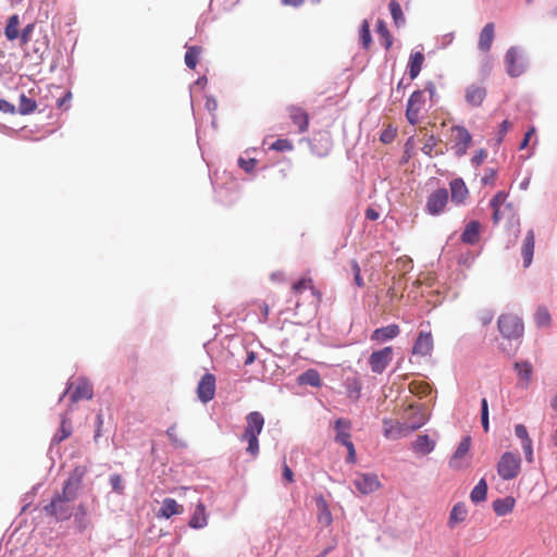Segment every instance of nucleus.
Instances as JSON below:
<instances>
[{
	"mask_svg": "<svg viewBox=\"0 0 557 557\" xmlns=\"http://www.w3.org/2000/svg\"><path fill=\"white\" fill-rule=\"evenodd\" d=\"M264 426V417L259 411H251L246 416L245 431L239 437L242 442H246V451L252 457L259 454V440L258 436Z\"/></svg>",
	"mask_w": 557,
	"mask_h": 557,
	"instance_id": "f257e3e1",
	"label": "nucleus"
},
{
	"mask_svg": "<svg viewBox=\"0 0 557 557\" xmlns=\"http://www.w3.org/2000/svg\"><path fill=\"white\" fill-rule=\"evenodd\" d=\"M75 499V497H70L63 492H57L50 503L44 507V511L46 516L53 518L57 522L66 521L73 516V507L71 504Z\"/></svg>",
	"mask_w": 557,
	"mask_h": 557,
	"instance_id": "f03ea898",
	"label": "nucleus"
},
{
	"mask_svg": "<svg viewBox=\"0 0 557 557\" xmlns=\"http://www.w3.org/2000/svg\"><path fill=\"white\" fill-rule=\"evenodd\" d=\"M497 326L502 336L508 341L520 339L524 331L522 319L511 313L500 314Z\"/></svg>",
	"mask_w": 557,
	"mask_h": 557,
	"instance_id": "7ed1b4c3",
	"label": "nucleus"
},
{
	"mask_svg": "<svg viewBox=\"0 0 557 557\" xmlns=\"http://www.w3.org/2000/svg\"><path fill=\"white\" fill-rule=\"evenodd\" d=\"M496 470L498 475L504 481H510L518 476L521 470V458L518 454H513L511 451H505L497 465Z\"/></svg>",
	"mask_w": 557,
	"mask_h": 557,
	"instance_id": "20e7f679",
	"label": "nucleus"
},
{
	"mask_svg": "<svg viewBox=\"0 0 557 557\" xmlns=\"http://www.w3.org/2000/svg\"><path fill=\"white\" fill-rule=\"evenodd\" d=\"M506 72L510 77H519L527 70V60L522 49L519 47H510L505 54Z\"/></svg>",
	"mask_w": 557,
	"mask_h": 557,
	"instance_id": "39448f33",
	"label": "nucleus"
},
{
	"mask_svg": "<svg viewBox=\"0 0 557 557\" xmlns=\"http://www.w3.org/2000/svg\"><path fill=\"white\" fill-rule=\"evenodd\" d=\"M471 446V437L465 436L458 444L456 450L448 460V466L454 470H463L470 466V460L467 458Z\"/></svg>",
	"mask_w": 557,
	"mask_h": 557,
	"instance_id": "423d86ee",
	"label": "nucleus"
},
{
	"mask_svg": "<svg viewBox=\"0 0 557 557\" xmlns=\"http://www.w3.org/2000/svg\"><path fill=\"white\" fill-rule=\"evenodd\" d=\"M447 203L448 190L446 188H438L428 196L425 212L433 216L440 215L444 212Z\"/></svg>",
	"mask_w": 557,
	"mask_h": 557,
	"instance_id": "0eeeda50",
	"label": "nucleus"
},
{
	"mask_svg": "<svg viewBox=\"0 0 557 557\" xmlns=\"http://www.w3.org/2000/svg\"><path fill=\"white\" fill-rule=\"evenodd\" d=\"M425 102L424 91L418 89L414 90L407 102L406 119L409 124L416 125L420 119V111Z\"/></svg>",
	"mask_w": 557,
	"mask_h": 557,
	"instance_id": "6e6552de",
	"label": "nucleus"
},
{
	"mask_svg": "<svg viewBox=\"0 0 557 557\" xmlns=\"http://www.w3.org/2000/svg\"><path fill=\"white\" fill-rule=\"evenodd\" d=\"M392 359L393 349L389 346L373 351L369 357L371 371L376 374H382L391 363Z\"/></svg>",
	"mask_w": 557,
	"mask_h": 557,
	"instance_id": "1a4fd4ad",
	"label": "nucleus"
},
{
	"mask_svg": "<svg viewBox=\"0 0 557 557\" xmlns=\"http://www.w3.org/2000/svg\"><path fill=\"white\" fill-rule=\"evenodd\" d=\"M215 376L212 373H205L197 385V396L202 404L213 399L215 395Z\"/></svg>",
	"mask_w": 557,
	"mask_h": 557,
	"instance_id": "9d476101",
	"label": "nucleus"
},
{
	"mask_svg": "<svg viewBox=\"0 0 557 557\" xmlns=\"http://www.w3.org/2000/svg\"><path fill=\"white\" fill-rule=\"evenodd\" d=\"M86 470L83 467H76L63 483L62 492L70 497H77L82 488L83 478Z\"/></svg>",
	"mask_w": 557,
	"mask_h": 557,
	"instance_id": "9b49d317",
	"label": "nucleus"
},
{
	"mask_svg": "<svg viewBox=\"0 0 557 557\" xmlns=\"http://www.w3.org/2000/svg\"><path fill=\"white\" fill-rule=\"evenodd\" d=\"M354 485L361 494L368 495L379 490L381 483L374 473H360L354 479Z\"/></svg>",
	"mask_w": 557,
	"mask_h": 557,
	"instance_id": "f8f14e48",
	"label": "nucleus"
},
{
	"mask_svg": "<svg viewBox=\"0 0 557 557\" xmlns=\"http://www.w3.org/2000/svg\"><path fill=\"white\" fill-rule=\"evenodd\" d=\"M453 131L455 132V145L453 148L455 150V154L460 158L467 153L472 141V136L462 125L454 126Z\"/></svg>",
	"mask_w": 557,
	"mask_h": 557,
	"instance_id": "ddd939ff",
	"label": "nucleus"
},
{
	"mask_svg": "<svg viewBox=\"0 0 557 557\" xmlns=\"http://www.w3.org/2000/svg\"><path fill=\"white\" fill-rule=\"evenodd\" d=\"M433 350V337L430 332H420L412 346V354L421 357L431 355Z\"/></svg>",
	"mask_w": 557,
	"mask_h": 557,
	"instance_id": "4468645a",
	"label": "nucleus"
},
{
	"mask_svg": "<svg viewBox=\"0 0 557 557\" xmlns=\"http://www.w3.org/2000/svg\"><path fill=\"white\" fill-rule=\"evenodd\" d=\"M399 333H400L399 325L393 323V324H388L386 326L375 329L372 332L370 338L373 342L384 343V342L394 339L395 337H397L399 335Z\"/></svg>",
	"mask_w": 557,
	"mask_h": 557,
	"instance_id": "2eb2a0df",
	"label": "nucleus"
},
{
	"mask_svg": "<svg viewBox=\"0 0 557 557\" xmlns=\"http://www.w3.org/2000/svg\"><path fill=\"white\" fill-rule=\"evenodd\" d=\"M436 446V442L432 440L428 434L418 435L417 438L411 443V449L417 455L425 456L431 454Z\"/></svg>",
	"mask_w": 557,
	"mask_h": 557,
	"instance_id": "dca6fc26",
	"label": "nucleus"
},
{
	"mask_svg": "<svg viewBox=\"0 0 557 557\" xmlns=\"http://www.w3.org/2000/svg\"><path fill=\"white\" fill-rule=\"evenodd\" d=\"M468 516V509L465 503L458 502L450 509L449 517L447 520V527L454 530L459 523L466 521Z\"/></svg>",
	"mask_w": 557,
	"mask_h": 557,
	"instance_id": "f3484780",
	"label": "nucleus"
},
{
	"mask_svg": "<svg viewBox=\"0 0 557 557\" xmlns=\"http://www.w3.org/2000/svg\"><path fill=\"white\" fill-rule=\"evenodd\" d=\"M288 111L292 122L298 127V132L305 133L309 127V116L307 112L295 106H292Z\"/></svg>",
	"mask_w": 557,
	"mask_h": 557,
	"instance_id": "a211bd4d",
	"label": "nucleus"
},
{
	"mask_svg": "<svg viewBox=\"0 0 557 557\" xmlns=\"http://www.w3.org/2000/svg\"><path fill=\"white\" fill-rule=\"evenodd\" d=\"M449 187H450V193H451V201L457 205L463 203V201L466 200V198L469 194L463 180L460 177L454 178L449 183Z\"/></svg>",
	"mask_w": 557,
	"mask_h": 557,
	"instance_id": "6ab92c4d",
	"label": "nucleus"
},
{
	"mask_svg": "<svg viewBox=\"0 0 557 557\" xmlns=\"http://www.w3.org/2000/svg\"><path fill=\"white\" fill-rule=\"evenodd\" d=\"M534 242H535V235L534 231L530 230L528 231L522 248H521V255L523 258V267L528 268L532 263L533 253H534Z\"/></svg>",
	"mask_w": 557,
	"mask_h": 557,
	"instance_id": "aec40b11",
	"label": "nucleus"
},
{
	"mask_svg": "<svg viewBox=\"0 0 557 557\" xmlns=\"http://www.w3.org/2000/svg\"><path fill=\"white\" fill-rule=\"evenodd\" d=\"M208 524V515L206 511V506L202 503L197 504L189 521L188 525L191 529L200 530L207 527Z\"/></svg>",
	"mask_w": 557,
	"mask_h": 557,
	"instance_id": "412c9836",
	"label": "nucleus"
},
{
	"mask_svg": "<svg viewBox=\"0 0 557 557\" xmlns=\"http://www.w3.org/2000/svg\"><path fill=\"white\" fill-rule=\"evenodd\" d=\"M317 518L319 523L329 527L333 522V517L329 508L327 502L322 495L315 497Z\"/></svg>",
	"mask_w": 557,
	"mask_h": 557,
	"instance_id": "4be33fe9",
	"label": "nucleus"
},
{
	"mask_svg": "<svg viewBox=\"0 0 557 557\" xmlns=\"http://www.w3.org/2000/svg\"><path fill=\"white\" fill-rule=\"evenodd\" d=\"M486 97V89L482 86L470 85L466 89V101L472 107H480Z\"/></svg>",
	"mask_w": 557,
	"mask_h": 557,
	"instance_id": "5701e85b",
	"label": "nucleus"
},
{
	"mask_svg": "<svg viewBox=\"0 0 557 557\" xmlns=\"http://www.w3.org/2000/svg\"><path fill=\"white\" fill-rule=\"evenodd\" d=\"M350 429H351V422L348 419L338 418L334 422V430H335V442L336 443H344L348 440H350Z\"/></svg>",
	"mask_w": 557,
	"mask_h": 557,
	"instance_id": "b1692460",
	"label": "nucleus"
},
{
	"mask_svg": "<svg viewBox=\"0 0 557 557\" xmlns=\"http://www.w3.org/2000/svg\"><path fill=\"white\" fill-rule=\"evenodd\" d=\"M494 39V23L490 22L485 24L480 33L478 48L482 52L490 51Z\"/></svg>",
	"mask_w": 557,
	"mask_h": 557,
	"instance_id": "393cba45",
	"label": "nucleus"
},
{
	"mask_svg": "<svg viewBox=\"0 0 557 557\" xmlns=\"http://www.w3.org/2000/svg\"><path fill=\"white\" fill-rule=\"evenodd\" d=\"M516 500L511 496L497 498L493 502L492 507L496 516L504 517L510 513L515 508Z\"/></svg>",
	"mask_w": 557,
	"mask_h": 557,
	"instance_id": "a878e982",
	"label": "nucleus"
},
{
	"mask_svg": "<svg viewBox=\"0 0 557 557\" xmlns=\"http://www.w3.org/2000/svg\"><path fill=\"white\" fill-rule=\"evenodd\" d=\"M480 227L479 221L469 222L461 234V242L469 245L476 244L480 238Z\"/></svg>",
	"mask_w": 557,
	"mask_h": 557,
	"instance_id": "bb28decb",
	"label": "nucleus"
},
{
	"mask_svg": "<svg viewBox=\"0 0 557 557\" xmlns=\"http://www.w3.org/2000/svg\"><path fill=\"white\" fill-rule=\"evenodd\" d=\"M73 432L72 422L65 414H61V422L58 432L53 435L51 444H60L71 436Z\"/></svg>",
	"mask_w": 557,
	"mask_h": 557,
	"instance_id": "cd10ccee",
	"label": "nucleus"
},
{
	"mask_svg": "<svg viewBox=\"0 0 557 557\" xmlns=\"http://www.w3.org/2000/svg\"><path fill=\"white\" fill-rule=\"evenodd\" d=\"M347 396L352 400H358L361 395L362 384L357 375L347 376L344 381Z\"/></svg>",
	"mask_w": 557,
	"mask_h": 557,
	"instance_id": "c85d7f7f",
	"label": "nucleus"
},
{
	"mask_svg": "<svg viewBox=\"0 0 557 557\" xmlns=\"http://www.w3.org/2000/svg\"><path fill=\"white\" fill-rule=\"evenodd\" d=\"M94 396L92 387L85 379H81L77 386L71 394V400L76 403L81 399H91Z\"/></svg>",
	"mask_w": 557,
	"mask_h": 557,
	"instance_id": "c756f323",
	"label": "nucleus"
},
{
	"mask_svg": "<svg viewBox=\"0 0 557 557\" xmlns=\"http://www.w3.org/2000/svg\"><path fill=\"white\" fill-rule=\"evenodd\" d=\"M297 382L300 385H309L312 387H320L321 386V376H320V373L318 370L308 369L298 375Z\"/></svg>",
	"mask_w": 557,
	"mask_h": 557,
	"instance_id": "7c9ffc66",
	"label": "nucleus"
},
{
	"mask_svg": "<svg viewBox=\"0 0 557 557\" xmlns=\"http://www.w3.org/2000/svg\"><path fill=\"white\" fill-rule=\"evenodd\" d=\"M513 369L520 379V381L523 382V386H528L532 373H533V367L530 361H519L513 364Z\"/></svg>",
	"mask_w": 557,
	"mask_h": 557,
	"instance_id": "2f4dec72",
	"label": "nucleus"
},
{
	"mask_svg": "<svg viewBox=\"0 0 557 557\" xmlns=\"http://www.w3.org/2000/svg\"><path fill=\"white\" fill-rule=\"evenodd\" d=\"M487 482L484 478L480 479L470 493V499L473 504H480L486 499Z\"/></svg>",
	"mask_w": 557,
	"mask_h": 557,
	"instance_id": "473e14b6",
	"label": "nucleus"
},
{
	"mask_svg": "<svg viewBox=\"0 0 557 557\" xmlns=\"http://www.w3.org/2000/svg\"><path fill=\"white\" fill-rule=\"evenodd\" d=\"M177 513H180L177 502L174 498H164L159 509L158 516L169 519Z\"/></svg>",
	"mask_w": 557,
	"mask_h": 557,
	"instance_id": "72a5a7b5",
	"label": "nucleus"
},
{
	"mask_svg": "<svg viewBox=\"0 0 557 557\" xmlns=\"http://www.w3.org/2000/svg\"><path fill=\"white\" fill-rule=\"evenodd\" d=\"M423 61L424 55L422 52L417 51L410 55V61L408 65L410 79H414L416 77H418V75L421 72Z\"/></svg>",
	"mask_w": 557,
	"mask_h": 557,
	"instance_id": "f704fd0d",
	"label": "nucleus"
},
{
	"mask_svg": "<svg viewBox=\"0 0 557 557\" xmlns=\"http://www.w3.org/2000/svg\"><path fill=\"white\" fill-rule=\"evenodd\" d=\"M37 109L36 100L28 98L24 92L20 95V102L17 112L22 115H28Z\"/></svg>",
	"mask_w": 557,
	"mask_h": 557,
	"instance_id": "c9c22d12",
	"label": "nucleus"
},
{
	"mask_svg": "<svg viewBox=\"0 0 557 557\" xmlns=\"http://www.w3.org/2000/svg\"><path fill=\"white\" fill-rule=\"evenodd\" d=\"M185 47L187 49L185 53V64L188 69H195L201 53V47L187 45Z\"/></svg>",
	"mask_w": 557,
	"mask_h": 557,
	"instance_id": "e433bc0d",
	"label": "nucleus"
},
{
	"mask_svg": "<svg viewBox=\"0 0 557 557\" xmlns=\"http://www.w3.org/2000/svg\"><path fill=\"white\" fill-rule=\"evenodd\" d=\"M176 429L177 424L173 423L166 429L165 434L174 448L185 449L187 448V443L178 437Z\"/></svg>",
	"mask_w": 557,
	"mask_h": 557,
	"instance_id": "4c0bfd02",
	"label": "nucleus"
},
{
	"mask_svg": "<svg viewBox=\"0 0 557 557\" xmlns=\"http://www.w3.org/2000/svg\"><path fill=\"white\" fill-rule=\"evenodd\" d=\"M515 435L520 440L522 449L533 446V441L529 436V432L524 424L519 423L515 425Z\"/></svg>",
	"mask_w": 557,
	"mask_h": 557,
	"instance_id": "58836bf2",
	"label": "nucleus"
},
{
	"mask_svg": "<svg viewBox=\"0 0 557 557\" xmlns=\"http://www.w3.org/2000/svg\"><path fill=\"white\" fill-rule=\"evenodd\" d=\"M86 516H87L86 507L83 504H79L76 507V510L74 512V522H75L76 528L81 532L85 531L87 528Z\"/></svg>",
	"mask_w": 557,
	"mask_h": 557,
	"instance_id": "ea45409f",
	"label": "nucleus"
},
{
	"mask_svg": "<svg viewBox=\"0 0 557 557\" xmlns=\"http://www.w3.org/2000/svg\"><path fill=\"white\" fill-rule=\"evenodd\" d=\"M17 26H18V16L17 15L10 16L8 20L7 26L4 28L5 37L9 40H14L18 37Z\"/></svg>",
	"mask_w": 557,
	"mask_h": 557,
	"instance_id": "a19ab883",
	"label": "nucleus"
},
{
	"mask_svg": "<svg viewBox=\"0 0 557 557\" xmlns=\"http://www.w3.org/2000/svg\"><path fill=\"white\" fill-rule=\"evenodd\" d=\"M388 7H389L391 15L393 17L395 25L396 26L404 25L405 16L403 14L400 4L396 0H391Z\"/></svg>",
	"mask_w": 557,
	"mask_h": 557,
	"instance_id": "79ce46f5",
	"label": "nucleus"
},
{
	"mask_svg": "<svg viewBox=\"0 0 557 557\" xmlns=\"http://www.w3.org/2000/svg\"><path fill=\"white\" fill-rule=\"evenodd\" d=\"M376 32L381 36V38L384 40L383 46L385 49H389L393 45V37L385 24L384 21H379L376 25Z\"/></svg>",
	"mask_w": 557,
	"mask_h": 557,
	"instance_id": "37998d69",
	"label": "nucleus"
},
{
	"mask_svg": "<svg viewBox=\"0 0 557 557\" xmlns=\"http://www.w3.org/2000/svg\"><path fill=\"white\" fill-rule=\"evenodd\" d=\"M534 320L537 326L545 327L550 324L552 318L546 307H539Z\"/></svg>",
	"mask_w": 557,
	"mask_h": 557,
	"instance_id": "c03bdc74",
	"label": "nucleus"
},
{
	"mask_svg": "<svg viewBox=\"0 0 557 557\" xmlns=\"http://www.w3.org/2000/svg\"><path fill=\"white\" fill-rule=\"evenodd\" d=\"M109 483L114 493H116L117 495L124 494L125 485H124V481H123V478L121 474H119V473L111 474L109 478Z\"/></svg>",
	"mask_w": 557,
	"mask_h": 557,
	"instance_id": "a18cd8bd",
	"label": "nucleus"
},
{
	"mask_svg": "<svg viewBox=\"0 0 557 557\" xmlns=\"http://www.w3.org/2000/svg\"><path fill=\"white\" fill-rule=\"evenodd\" d=\"M481 424L484 432L490 431L488 403L486 398H482L481 400Z\"/></svg>",
	"mask_w": 557,
	"mask_h": 557,
	"instance_id": "49530a36",
	"label": "nucleus"
},
{
	"mask_svg": "<svg viewBox=\"0 0 557 557\" xmlns=\"http://www.w3.org/2000/svg\"><path fill=\"white\" fill-rule=\"evenodd\" d=\"M272 150L275 151H292L294 146L288 139H276L270 147Z\"/></svg>",
	"mask_w": 557,
	"mask_h": 557,
	"instance_id": "de8ad7c7",
	"label": "nucleus"
},
{
	"mask_svg": "<svg viewBox=\"0 0 557 557\" xmlns=\"http://www.w3.org/2000/svg\"><path fill=\"white\" fill-rule=\"evenodd\" d=\"M437 143H438V138L435 137L434 135H430L426 138L423 147L421 148L422 152L429 157H432V153H433L435 147L437 146Z\"/></svg>",
	"mask_w": 557,
	"mask_h": 557,
	"instance_id": "09e8293b",
	"label": "nucleus"
},
{
	"mask_svg": "<svg viewBox=\"0 0 557 557\" xmlns=\"http://www.w3.org/2000/svg\"><path fill=\"white\" fill-rule=\"evenodd\" d=\"M360 39L364 48H368L372 41L369 23L363 21L360 29Z\"/></svg>",
	"mask_w": 557,
	"mask_h": 557,
	"instance_id": "8fccbe9b",
	"label": "nucleus"
},
{
	"mask_svg": "<svg viewBox=\"0 0 557 557\" xmlns=\"http://www.w3.org/2000/svg\"><path fill=\"white\" fill-rule=\"evenodd\" d=\"M396 134H397V129L392 126H388L386 129H384L381 133L380 140L384 144H389L395 139Z\"/></svg>",
	"mask_w": 557,
	"mask_h": 557,
	"instance_id": "3c124183",
	"label": "nucleus"
},
{
	"mask_svg": "<svg viewBox=\"0 0 557 557\" xmlns=\"http://www.w3.org/2000/svg\"><path fill=\"white\" fill-rule=\"evenodd\" d=\"M256 163H257V161L253 158H250V159L239 158L238 159L239 168L243 169L246 173L252 172Z\"/></svg>",
	"mask_w": 557,
	"mask_h": 557,
	"instance_id": "603ef678",
	"label": "nucleus"
},
{
	"mask_svg": "<svg viewBox=\"0 0 557 557\" xmlns=\"http://www.w3.org/2000/svg\"><path fill=\"white\" fill-rule=\"evenodd\" d=\"M508 194L506 191H498L491 200L490 207H500L503 202L506 201Z\"/></svg>",
	"mask_w": 557,
	"mask_h": 557,
	"instance_id": "864d4df0",
	"label": "nucleus"
},
{
	"mask_svg": "<svg viewBox=\"0 0 557 557\" xmlns=\"http://www.w3.org/2000/svg\"><path fill=\"white\" fill-rule=\"evenodd\" d=\"M455 38L454 33H447L443 35L442 37L437 38V48L444 49L447 46H449Z\"/></svg>",
	"mask_w": 557,
	"mask_h": 557,
	"instance_id": "5fc2aeb1",
	"label": "nucleus"
},
{
	"mask_svg": "<svg viewBox=\"0 0 557 557\" xmlns=\"http://www.w3.org/2000/svg\"><path fill=\"white\" fill-rule=\"evenodd\" d=\"M487 157V153L484 149H479L474 154L473 157L471 158V163L473 166H479L481 165L485 158Z\"/></svg>",
	"mask_w": 557,
	"mask_h": 557,
	"instance_id": "6e6d98bb",
	"label": "nucleus"
},
{
	"mask_svg": "<svg viewBox=\"0 0 557 557\" xmlns=\"http://www.w3.org/2000/svg\"><path fill=\"white\" fill-rule=\"evenodd\" d=\"M496 175H497V171L495 169H487L485 171V174L481 178L482 185L486 186V185L492 184L494 182V180L496 178Z\"/></svg>",
	"mask_w": 557,
	"mask_h": 557,
	"instance_id": "4d7b16f0",
	"label": "nucleus"
},
{
	"mask_svg": "<svg viewBox=\"0 0 557 557\" xmlns=\"http://www.w3.org/2000/svg\"><path fill=\"white\" fill-rule=\"evenodd\" d=\"M72 100V92L66 91L63 97L57 100V107L59 109L67 110L70 108V102Z\"/></svg>",
	"mask_w": 557,
	"mask_h": 557,
	"instance_id": "13d9d810",
	"label": "nucleus"
},
{
	"mask_svg": "<svg viewBox=\"0 0 557 557\" xmlns=\"http://www.w3.org/2000/svg\"><path fill=\"white\" fill-rule=\"evenodd\" d=\"M422 91H424V94L425 92L429 94L430 100H431L432 103L436 102V100H435L436 87H435V84L432 81H429V82L425 83L424 89Z\"/></svg>",
	"mask_w": 557,
	"mask_h": 557,
	"instance_id": "bf43d9fd",
	"label": "nucleus"
},
{
	"mask_svg": "<svg viewBox=\"0 0 557 557\" xmlns=\"http://www.w3.org/2000/svg\"><path fill=\"white\" fill-rule=\"evenodd\" d=\"M34 24H27L23 29L20 36L21 42L26 44L29 40L30 34L34 32Z\"/></svg>",
	"mask_w": 557,
	"mask_h": 557,
	"instance_id": "052dcab7",
	"label": "nucleus"
},
{
	"mask_svg": "<svg viewBox=\"0 0 557 557\" xmlns=\"http://www.w3.org/2000/svg\"><path fill=\"white\" fill-rule=\"evenodd\" d=\"M509 126H510V123L507 120H504L500 123L499 128H498V133H497V143H502L503 141L505 135L507 134V132L509 129Z\"/></svg>",
	"mask_w": 557,
	"mask_h": 557,
	"instance_id": "680f3d73",
	"label": "nucleus"
},
{
	"mask_svg": "<svg viewBox=\"0 0 557 557\" xmlns=\"http://www.w3.org/2000/svg\"><path fill=\"white\" fill-rule=\"evenodd\" d=\"M0 111L4 113L14 114L16 112L15 106L10 103L9 101L0 98Z\"/></svg>",
	"mask_w": 557,
	"mask_h": 557,
	"instance_id": "e2e57ef3",
	"label": "nucleus"
},
{
	"mask_svg": "<svg viewBox=\"0 0 557 557\" xmlns=\"http://www.w3.org/2000/svg\"><path fill=\"white\" fill-rule=\"evenodd\" d=\"M283 479L287 482V483H292L294 481V472L293 470L288 467V465L286 462L283 463Z\"/></svg>",
	"mask_w": 557,
	"mask_h": 557,
	"instance_id": "0e129e2a",
	"label": "nucleus"
},
{
	"mask_svg": "<svg viewBox=\"0 0 557 557\" xmlns=\"http://www.w3.org/2000/svg\"><path fill=\"white\" fill-rule=\"evenodd\" d=\"M425 423H426V419L424 417H421L420 420L411 422L407 426V429L409 432H413V431L420 429L421 426H423Z\"/></svg>",
	"mask_w": 557,
	"mask_h": 557,
	"instance_id": "69168bd1",
	"label": "nucleus"
},
{
	"mask_svg": "<svg viewBox=\"0 0 557 557\" xmlns=\"http://www.w3.org/2000/svg\"><path fill=\"white\" fill-rule=\"evenodd\" d=\"M493 318H494V313L490 310H486V311L482 312L480 320L483 325H487L492 322Z\"/></svg>",
	"mask_w": 557,
	"mask_h": 557,
	"instance_id": "338daca9",
	"label": "nucleus"
},
{
	"mask_svg": "<svg viewBox=\"0 0 557 557\" xmlns=\"http://www.w3.org/2000/svg\"><path fill=\"white\" fill-rule=\"evenodd\" d=\"M205 107H206V109H207L208 111H211V112H212V111H215V110H216V108H218V102H216L215 98H214V97H212V96L207 97V98H206V104H205Z\"/></svg>",
	"mask_w": 557,
	"mask_h": 557,
	"instance_id": "774afa93",
	"label": "nucleus"
}]
</instances>
